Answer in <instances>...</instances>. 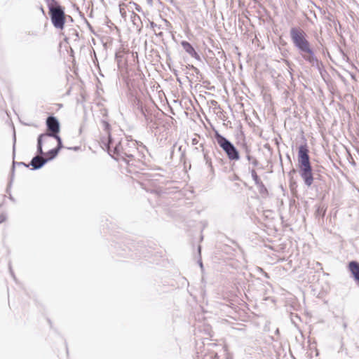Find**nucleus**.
Segmentation results:
<instances>
[{
  "instance_id": "27",
  "label": "nucleus",
  "mask_w": 359,
  "mask_h": 359,
  "mask_svg": "<svg viewBox=\"0 0 359 359\" xmlns=\"http://www.w3.org/2000/svg\"><path fill=\"white\" fill-rule=\"evenodd\" d=\"M294 172H295V170H294V169H292V170L290 172V175L291 173H294Z\"/></svg>"
},
{
  "instance_id": "21",
  "label": "nucleus",
  "mask_w": 359,
  "mask_h": 359,
  "mask_svg": "<svg viewBox=\"0 0 359 359\" xmlns=\"http://www.w3.org/2000/svg\"><path fill=\"white\" fill-rule=\"evenodd\" d=\"M8 269H9V272H10L11 275L15 279V276L14 272H13V271L12 269V266H11V263L8 264Z\"/></svg>"
},
{
  "instance_id": "7",
  "label": "nucleus",
  "mask_w": 359,
  "mask_h": 359,
  "mask_svg": "<svg viewBox=\"0 0 359 359\" xmlns=\"http://www.w3.org/2000/svg\"><path fill=\"white\" fill-rule=\"evenodd\" d=\"M302 57L313 67L320 68V62L314 54L313 50L310 47L301 52Z\"/></svg>"
},
{
  "instance_id": "14",
  "label": "nucleus",
  "mask_w": 359,
  "mask_h": 359,
  "mask_svg": "<svg viewBox=\"0 0 359 359\" xmlns=\"http://www.w3.org/2000/svg\"><path fill=\"white\" fill-rule=\"evenodd\" d=\"M325 211H326V208L325 207V205H320L316 210V215L317 217L318 216L323 217L325 213Z\"/></svg>"
},
{
  "instance_id": "3",
  "label": "nucleus",
  "mask_w": 359,
  "mask_h": 359,
  "mask_svg": "<svg viewBox=\"0 0 359 359\" xmlns=\"http://www.w3.org/2000/svg\"><path fill=\"white\" fill-rule=\"evenodd\" d=\"M49 10V15L53 25L58 29H62L65 23L64 8L56 0H46Z\"/></svg>"
},
{
  "instance_id": "19",
  "label": "nucleus",
  "mask_w": 359,
  "mask_h": 359,
  "mask_svg": "<svg viewBox=\"0 0 359 359\" xmlns=\"http://www.w3.org/2000/svg\"><path fill=\"white\" fill-rule=\"evenodd\" d=\"M131 20L133 22V23L135 24L137 20H140V17L134 12H132Z\"/></svg>"
},
{
  "instance_id": "15",
  "label": "nucleus",
  "mask_w": 359,
  "mask_h": 359,
  "mask_svg": "<svg viewBox=\"0 0 359 359\" xmlns=\"http://www.w3.org/2000/svg\"><path fill=\"white\" fill-rule=\"evenodd\" d=\"M101 125H102V128L107 132L108 137L109 136H111V135L109 134V127H110V125L109 124V123L105 120H102ZM108 140H109V139L107 140V141Z\"/></svg>"
},
{
  "instance_id": "6",
  "label": "nucleus",
  "mask_w": 359,
  "mask_h": 359,
  "mask_svg": "<svg viewBox=\"0 0 359 359\" xmlns=\"http://www.w3.org/2000/svg\"><path fill=\"white\" fill-rule=\"evenodd\" d=\"M46 126L48 132L42 135H46V137L58 134L60 132V123L58 120L53 116H50L46 119Z\"/></svg>"
},
{
  "instance_id": "16",
  "label": "nucleus",
  "mask_w": 359,
  "mask_h": 359,
  "mask_svg": "<svg viewBox=\"0 0 359 359\" xmlns=\"http://www.w3.org/2000/svg\"><path fill=\"white\" fill-rule=\"evenodd\" d=\"M251 176L255 182V184L257 185L258 184H259L260 182H262L261 180L259 179V177H258L256 171L255 170V169H252L251 170Z\"/></svg>"
},
{
  "instance_id": "29",
  "label": "nucleus",
  "mask_w": 359,
  "mask_h": 359,
  "mask_svg": "<svg viewBox=\"0 0 359 359\" xmlns=\"http://www.w3.org/2000/svg\"><path fill=\"white\" fill-rule=\"evenodd\" d=\"M199 266H201V267H202V266H203V264H202V262H200Z\"/></svg>"
},
{
  "instance_id": "5",
  "label": "nucleus",
  "mask_w": 359,
  "mask_h": 359,
  "mask_svg": "<svg viewBox=\"0 0 359 359\" xmlns=\"http://www.w3.org/2000/svg\"><path fill=\"white\" fill-rule=\"evenodd\" d=\"M290 34L294 46L300 52L311 46L309 41L306 39V34L302 29L292 27Z\"/></svg>"
},
{
  "instance_id": "4",
  "label": "nucleus",
  "mask_w": 359,
  "mask_h": 359,
  "mask_svg": "<svg viewBox=\"0 0 359 359\" xmlns=\"http://www.w3.org/2000/svg\"><path fill=\"white\" fill-rule=\"evenodd\" d=\"M215 139L219 146L226 153L227 157L231 161H238L240 158L239 152L235 146L225 137L222 135L217 131H215Z\"/></svg>"
},
{
  "instance_id": "18",
  "label": "nucleus",
  "mask_w": 359,
  "mask_h": 359,
  "mask_svg": "<svg viewBox=\"0 0 359 359\" xmlns=\"http://www.w3.org/2000/svg\"><path fill=\"white\" fill-rule=\"evenodd\" d=\"M126 5L125 4H119V12L122 18H126V11L125 9V7Z\"/></svg>"
},
{
  "instance_id": "23",
  "label": "nucleus",
  "mask_w": 359,
  "mask_h": 359,
  "mask_svg": "<svg viewBox=\"0 0 359 359\" xmlns=\"http://www.w3.org/2000/svg\"><path fill=\"white\" fill-rule=\"evenodd\" d=\"M133 5L135 6V8L137 11H140V7L139 5L136 4H133Z\"/></svg>"
},
{
  "instance_id": "11",
  "label": "nucleus",
  "mask_w": 359,
  "mask_h": 359,
  "mask_svg": "<svg viewBox=\"0 0 359 359\" xmlns=\"http://www.w3.org/2000/svg\"><path fill=\"white\" fill-rule=\"evenodd\" d=\"M59 151H58L55 148H54L53 149H50V151H48L47 153L45 154V155L48 156L47 158H45V160H47V162H48L49 161L53 160V158H55L57 156Z\"/></svg>"
},
{
  "instance_id": "1",
  "label": "nucleus",
  "mask_w": 359,
  "mask_h": 359,
  "mask_svg": "<svg viewBox=\"0 0 359 359\" xmlns=\"http://www.w3.org/2000/svg\"><path fill=\"white\" fill-rule=\"evenodd\" d=\"M108 153L110 155H116L114 157L116 160L122 159L129 164L138 154L137 142L133 140L127 138L121 140L116 142L111 137H109V140L104 143Z\"/></svg>"
},
{
  "instance_id": "24",
  "label": "nucleus",
  "mask_w": 359,
  "mask_h": 359,
  "mask_svg": "<svg viewBox=\"0 0 359 359\" xmlns=\"http://www.w3.org/2000/svg\"><path fill=\"white\" fill-rule=\"evenodd\" d=\"M164 22H165V23L167 27H170L171 26L170 22H168L167 20H164Z\"/></svg>"
},
{
  "instance_id": "20",
  "label": "nucleus",
  "mask_w": 359,
  "mask_h": 359,
  "mask_svg": "<svg viewBox=\"0 0 359 359\" xmlns=\"http://www.w3.org/2000/svg\"><path fill=\"white\" fill-rule=\"evenodd\" d=\"M204 159L206 162V163L210 166V167H212V163H211V161L210 159L208 158V155L206 153H204Z\"/></svg>"
},
{
  "instance_id": "25",
  "label": "nucleus",
  "mask_w": 359,
  "mask_h": 359,
  "mask_svg": "<svg viewBox=\"0 0 359 359\" xmlns=\"http://www.w3.org/2000/svg\"><path fill=\"white\" fill-rule=\"evenodd\" d=\"M347 327V323L346 322L343 323V328L345 330Z\"/></svg>"
},
{
  "instance_id": "8",
  "label": "nucleus",
  "mask_w": 359,
  "mask_h": 359,
  "mask_svg": "<svg viewBox=\"0 0 359 359\" xmlns=\"http://www.w3.org/2000/svg\"><path fill=\"white\" fill-rule=\"evenodd\" d=\"M47 163V160L39 155L35 156L29 163L33 170H37L42 168Z\"/></svg>"
},
{
  "instance_id": "10",
  "label": "nucleus",
  "mask_w": 359,
  "mask_h": 359,
  "mask_svg": "<svg viewBox=\"0 0 359 359\" xmlns=\"http://www.w3.org/2000/svg\"><path fill=\"white\" fill-rule=\"evenodd\" d=\"M46 135H40L37 139V153L39 156L45 155V153L43 151L42 145L43 140L46 139Z\"/></svg>"
},
{
  "instance_id": "2",
  "label": "nucleus",
  "mask_w": 359,
  "mask_h": 359,
  "mask_svg": "<svg viewBox=\"0 0 359 359\" xmlns=\"http://www.w3.org/2000/svg\"><path fill=\"white\" fill-rule=\"evenodd\" d=\"M298 164L299 175L305 184L310 187L313 182L312 168L310 163L309 149L306 145H301L298 151Z\"/></svg>"
},
{
  "instance_id": "9",
  "label": "nucleus",
  "mask_w": 359,
  "mask_h": 359,
  "mask_svg": "<svg viewBox=\"0 0 359 359\" xmlns=\"http://www.w3.org/2000/svg\"><path fill=\"white\" fill-rule=\"evenodd\" d=\"M181 45L184 50L191 57L199 59V55L196 53V51L194 50V47L187 41H182L181 42Z\"/></svg>"
},
{
  "instance_id": "22",
  "label": "nucleus",
  "mask_w": 359,
  "mask_h": 359,
  "mask_svg": "<svg viewBox=\"0 0 359 359\" xmlns=\"http://www.w3.org/2000/svg\"><path fill=\"white\" fill-rule=\"evenodd\" d=\"M17 164L18 165H23V166L27 167V168L29 167V165H27L26 163H25L23 162L17 163Z\"/></svg>"
},
{
  "instance_id": "26",
  "label": "nucleus",
  "mask_w": 359,
  "mask_h": 359,
  "mask_svg": "<svg viewBox=\"0 0 359 359\" xmlns=\"http://www.w3.org/2000/svg\"><path fill=\"white\" fill-rule=\"evenodd\" d=\"M151 26L152 27H154L156 26V25L154 22H151Z\"/></svg>"
},
{
  "instance_id": "13",
  "label": "nucleus",
  "mask_w": 359,
  "mask_h": 359,
  "mask_svg": "<svg viewBox=\"0 0 359 359\" xmlns=\"http://www.w3.org/2000/svg\"><path fill=\"white\" fill-rule=\"evenodd\" d=\"M247 160L249 161V162H251L252 164L254 165V166H257L258 165V161L257 160L254 158L253 156H252L250 154H249V151L247 149L246 150V156H245Z\"/></svg>"
},
{
  "instance_id": "30",
  "label": "nucleus",
  "mask_w": 359,
  "mask_h": 359,
  "mask_svg": "<svg viewBox=\"0 0 359 359\" xmlns=\"http://www.w3.org/2000/svg\"><path fill=\"white\" fill-rule=\"evenodd\" d=\"M4 217H3L1 219V222L4 221Z\"/></svg>"
},
{
  "instance_id": "12",
  "label": "nucleus",
  "mask_w": 359,
  "mask_h": 359,
  "mask_svg": "<svg viewBox=\"0 0 359 359\" xmlns=\"http://www.w3.org/2000/svg\"><path fill=\"white\" fill-rule=\"evenodd\" d=\"M256 186H257V187L259 190V192L261 195L266 196L268 194V190L262 182H260L259 184H257Z\"/></svg>"
},
{
  "instance_id": "17",
  "label": "nucleus",
  "mask_w": 359,
  "mask_h": 359,
  "mask_svg": "<svg viewBox=\"0 0 359 359\" xmlns=\"http://www.w3.org/2000/svg\"><path fill=\"white\" fill-rule=\"evenodd\" d=\"M51 137H54L57 140V146L55 147V149L60 151L63 147L61 137L57 134H56L55 135H53Z\"/></svg>"
},
{
  "instance_id": "28",
  "label": "nucleus",
  "mask_w": 359,
  "mask_h": 359,
  "mask_svg": "<svg viewBox=\"0 0 359 359\" xmlns=\"http://www.w3.org/2000/svg\"><path fill=\"white\" fill-rule=\"evenodd\" d=\"M15 164H16V163H15V162H13V170H14V167H15Z\"/></svg>"
}]
</instances>
